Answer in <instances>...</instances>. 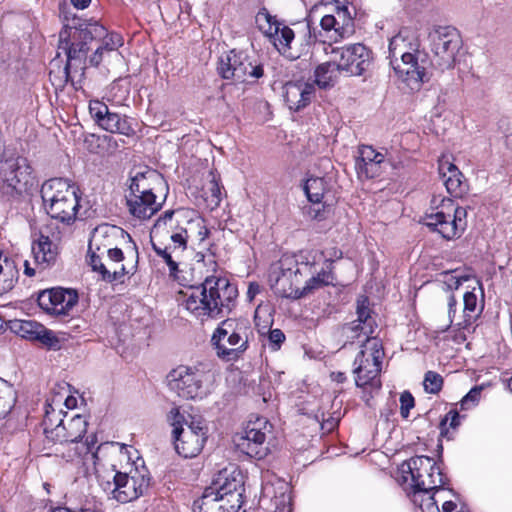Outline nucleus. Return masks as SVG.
Instances as JSON below:
<instances>
[{
  "label": "nucleus",
  "instance_id": "nucleus-1",
  "mask_svg": "<svg viewBox=\"0 0 512 512\" xmlns=\"http://www.w3.org/2000/svg\"><path fill=\"white\" fill-rule=\"evenodd\" d=\"M109 458L113 475L112 496L120 503L138 499L149 487V471L132 446L107 443L101 447Z\"/></svg>",
  "mask_w": 512,
  "mask_h": 512
},
{
  "label": "nucleus",
  "instance_id": "nucleus-2",
  "mask_svg": "<svg viewBox=\"0 0 512 512\" xmlns=\"http://www.w3.org/2000/svg\"><path fill=\"white\" fill-rule=\"evenodd\" d=\"M390 64L397 78L411 90H419L429 80V55L420 48L417 34L402 29L389 41Z\"/></svg>",
  "mask_w": 512,
  "mask_h": 512
},
{
  "label": "nucleus",
  "instance_id": "nucleus-3",
  "mask_svg": "<svg viewBox=\"0 0 512 512\" xmlns=\"http://www.w3.org/2000/svg\"><path fill=\"white\" fill-rule=\"evenodd\" d=\"M238 290L227 278L209 276L199 287L185 294L183 305L201 321L216 319L230 313L235 306Z\"/></svg>",
  "mask_w": 512,
  "mask_h": 512
},
{
  "label": "nucleus",
  "instance_id": "nucleus-4",
  "mask_svg": "<svg viewBox=\"0 0 512 512\" xmlns=\"http://www.w3.org/2000/svg\"><path fill=\"white\" fill-rule=\"evenodd\" d=\"M401 480L407 484L415 504L424 510L422 496L438 491L446 484L441 464L428 456H414L399 466Z\"/></svg>",
  "mask_w": 512,
  "mask_h": 512
},
{
  "label": "nucleus",
  "instance_id": "nucleus-5",
  "mask_svg": "<svg viewBox=\"0 0 512 512\" xmlns=\"http://www.w3.org/2000/svg\"><path fill=\"white\" fill-rule=\"evenodd\" d=\"M253 336V328L247 319L227 318L214 330L211 344L218 358L236 361L247 351Z\"/></svg>",
  "mask_w": 512,
  "mask_h": 512
},
{
  "label": "nucleus",
  "instance_id": "nucleus-6",
  "mask_svg": "<svg viewBox=\"0 0 512 512\" xmlns=\"http://www.w3.org/2000/svg\"><path fill=\"white\" fill-rule=\"evenodd\" d=\"M310 269L309 257L303 251L297 256L284 255L270 268V287L277 296L301 299L303 278L308 275Z\"/></svg>",
  "mask_w": 512,
  "mask_h": 512
},
{
  "label": "nucleus",
  "instance_id": "nucleus-7",
  "mask_svg": "<svg viewBox=\"0 0 512 512\" xmlns=\"http://www.w3.org/2000/svg\"><path fill=\"white\" fill-rule=\"evenodd\" d=\"M463 294V308L460 313H457V300L453 294L448 296L447 299V313L448 318L445 323L439 327L441 331H446L451 326H454L459 331H462L461 339L465 340V332L471 333L477 326V321L480 318L484 309V291L482 284L479 280H470V285L465 286Z\"/></svg>",
  "mask_w": 512,
  "mask_h": 512
},
{
  "label": "nucleus",
  "instance_id": "nucleus-8",
  "mask_svg": "<svg viewBox=\"0 0 512 512\" xmlns=\"http://www.w3.org/2000/svg\"><path fill=\"white\" fill-rule=\"evenodd\" d=\"M77 190L67 179L52 178L45 181L41 187V198L48 215L62 223L72 224L79 208Z\"/></svg>",
  "mask_w": 512,
  "mask_h": 512
},
{
  "label": "nucleus",
  "instance_id": "nucleus-9",
  "mask_svg": "<svg viewBox=\"0 0 512 512\" xmlns=\"http://www.w3.org/2000/svg\"><path fill=\"white\" fill-rule=\"evenodd\" d=\"M167 420L173 427L174 445L177 453L184 458L196 457L207 440V428L200 418L185 417L178 407L167 414Z\"/></svg>",
  "mask_w": 512,
  "mask_h": 512
},
{
  "label": "nucleus",
  "instance_id": "nucleus-10",
  "mask_svg": "<svg viewBox=\"0 0 512 512\" xmlns=\"http://www.w3.org/2000/svg\"><path fill=\"white\" fill-rule=\"evenodd\" d=\"M106 28L94 19L84 20L78 26H65L59 33L58 50L67 57L63 73L66 81L72 61L81 60L88 51L87 43L102 39L106 35Z\"/></svg>",
  "mask_w": 512,
  "mask_h": 512
},
{
  "label": "nucleus",
  "instance_id": "nucleus-11",
  "mask_svg": "<svg viewBox=\"0 0 512 512\" xmlns=\"http://www.w3.org/2000/svg\"><path fill=\"white\" fill-rule=\"evenodd\" d=\"M384 350L380 339L366 337L361 349L355 357V383L361 388L378 390L381 387L379 374L381 371Z\"/></svg>",
  "mask_w": 512,
  "mask_h": 512
},
{
  "label": "nucleus",
  "instance_id": "nucleus-12",
  "mask_svg": "<svg viewBox=\"0 0 512 512\" xmlns=\"http://www.w3.org/2000/svg\"><path fill=\"white\" fill-rule=\"evenodd\" d=\"M466 209L457 206L450 198H443L424 218V224L438 232L443 238L451 240L463 233L466 228Z\"/></svg>",
  "mask_w": 512,
  "mask_h": 512
},
{
  "label": "nucleus",
  "instance_id": "nucleus-13",
  "mask_svg": "<svg viewBox=\"0 0 512 512\" xmlns=\"http://www.w3.org/2000/svg\"><path fill=\"white\" fill-rule=\"evenodd\" d=\"M42 424L46 439L51 442L82 441L88 426L84 416L80 414L69 416L66 412L55 411L50 404H47Z\"/></svg>",
  "mask_w": 512,
  "mask_h": 512
},
{
  "label": "nucleus",
  "instance_id": "nucleus-14",
  "mask_svg": "<svg viewBox=\"0 0 512 512\" xmlns=\"http://www.w3.org/2000/svg\"><path fill=\"white\" fill-rule=\"evenodd\" d=\"M107 264L103 263L99 254L90 256L89 264L93 271L99 272L102 279L108 282L120 280L124 275H133L137 270L138 250L136 245L129 246L124 252L112 247L105 251Z\"/></svg>",
  "mask_w": 512,
  "mask_h": 512
},
{
  "label": "nucleus",
  "instance_id": "nucleus-15",
  "mask_svg": "<svg viewBox=\"0 0 512 512\" xmlns=\"http://www.w3.org/2000/svg\"><path fill=\"white\" fill-rule=\"evenodd\" d=\"M0 161V194L13 197L34 184L32 167L27 158L11 154Z\"/></svg>",
  "mask_w": 512,
  "mask_h": 512
},
{
  "label": "nucleus",
  "instance_id": "nucleus-16",
  "mask_svg": "<svg viewBox=\"0 0 512 512\" xmlns=\"http://www.w3.org/2000/svg\"><path fill=\"white\" fill-rule=\"evenodd\" d=\"M211 373L206 366H178L167 376L168 385L183 399L202 398L206 393L205 384L211 380Z\"/></svg>",
  "mask_w": 512,
  "mask_h": 512
},
{
  "label": "nucleus",
  "instance_id": "nucleus-17",
  "mask_svg": "<svg viewBox=\"0 0 512 512\" xmlns=\"http://www.w3.org/2000/svg\"><path fill=\"white\" fill-rule=\"evenodd\" d=\"M323 49L326 54L333 55L338 68L349 76L363 75L372 65V52L361 43L337 48L323 44Z\"/></svg>",
  "mask_w": 512,
  "mask_h": 512
},
{
  "label": "nucleus",
  "instance_id": "nucleus-18",
  "mask_svg": "<svg viewBox=\"0 0 512 512\" xmlns=\"http://www.w3.org/2000/svg\"><path fill=\"white\" fill-rule=\"evenodd\" d=\"M54 443L57 444L54 451L55 455L67 463L75 466L86 465L89 462H92L96 467L103 465L101 455L105 456V452H100V449L107 443L99 445L94 451L97 443L95 435L88 436L85 442L57 441Z\"/></svg>",
  "mask_w": 512,
  "mask_h": 512
},
{
  "label": "nucleus",
  "instance_id": "nucleus-19",
  "mask_svg": "<svg viewBox=\"0 0 512 512\" xmlns=\"http://www.w3.org/2000/svg\"><path fill=\"white\" fill-rule=\"evenodd\" d=\"M207 489L212 490L222 502H227L230 511H238L242 507L244 502L243 476L236 468L231 471L227 468L219 471Z\"/></svg>",
  "mask_w": 512,
  "mask_h": 512
},
{
  "label": "nucleus",
  "instance_id": "nucleus-20",
  "mask_svg": "<svg viewBox=\"0 0 512 512\" xmlns=\"http://www.w3.org/2000/svg\"><path fill=\"white\" fill-rule=\"evenodd\" d=\"M268 434H271V425L265 419H257L255 423L248 425L245 434L235 439V442L244 454L262 459L269 453L266 443Z\"/></svg>",
  "mask_w": 512,
  "mask_h": 512
},
{
  "label": "nucleus",
  "instance_id": "nucleus-21",
  "mask_svg": "<svg viewBox=\"0 0 512 512\" xmlns=\"http://www.w3.org/2000/svg\"><path fill=\"white\" fill-rule=\"evenodd\" d=\"M460 46L461 40L454 28L440 27L432 36V49L437 58V64L442 69L454 66Z\"/></svg>",
  "mask_w": 512,
  "mask_h": 512
},
{
  "label": "nucleus",
  "instance_id": "nucleus-22",
  "mask_svg": "<svg viewBox=\"0 0 512 512\" xmlns=\"http://www.w3.org/2000/svg\"><path fill=\"white\" fill-rule=\"evenodd\" d=\"M37 302L39 307L54 317L68 316L78 302V295L74 290L64 288H51L39 293Z\"/></svg>",
  "mask_w": 512,
  "mask_h": 512
},
{
  "label": "nucleus",
  "instance_id": "nucleus-23",
  "mask_svg": "<svg viewBox=\"0 0 512 512\" xmlns=\"http://www.w3.org/2000/svg\"><path fill=\"white\" fill-rule=\"evenodd\" d=\"M89 113L95 123L107 132L126 136L134 132L126 116L111 112L102 101L91 100L89 102Z\"/></svg>",
  "mask_w": 512,
  "mask_h": 512
},
{
  "label": "nucleus",
  "instance_id": "nucleus-24",
  "mask_svg": "<svg viewBox=\"0 0 512 512\" xmlns=\"http://www.w3.org/2000/svg\"><path fill=\"white\" fill-rule=\"evenodd\" d=\"M303 253L309 257V266L311 269L309 270L308 275L303 278V283L301 285V298L310 296L316 291L332 285L334 282V276L329 269V265L318 268V263L323 257L321 252L303 251Z\"/></svg>",
  "mask_w": 512,
  "mask_h": 512
},
{
  "label": "nucleus",
  "instance_id": "nucleus-25",
  "mask_svg": "<svg viewBox=\"0 0 512 512\" xmlns=\"http://www.w3.org/2000/svg\"><path fill=\"white\" fill-rule=\"evenodd\" d=\"M256 23L259 29L270 38L275 48L280 53H286L294 39L293 30L279 23L266 9H262L257 13Z\"/></svg>",
  "mask_w": 512,
  "mask_h": 512
},
{
  "label": "nucleus",
  "instance_id": "nucleus-26",
  "mask_svg": "<svg viewBox=\"0 0 512 512\" xmlns=\"http://www.w3.org/2000/svg\"><path fill=\"white\" fill-rule=\"evenodd\" d=\"M260 502L269 504L272 512H291V496L289 484L279 478L264 480Z\"/></svg>",
  "mask_w": 512,
  "mask_h": 512
},
{
  "label": "nucleus",
  "instance_id": "nucleus-27",
  "mask_svg": "<svg viewBox=\"0 0 512 512\" xmlns=\"http://www.w3.org/2000/svg\"><path fill=\"white\" fill-rule=\"evenodd\" d=\"M321 28L326 32H333L330 38L340 41L350 37L354 33V19L347 6H336L333 14L322 17Z\"/></svg>",
  "mask_w": 512,
  "mask_h": 512
},
{
  "label": "nucleus",
  "instance_id": "nucleus-28",
  "mask_svg": "<svg viewBox=\"0 0 512 512\" xmlns=\"http://www.w3.org/2000/svg\"><path fill=\"white\" fill-rule=\"evenodd\" d=\"M163 182L162 176L153 169H134L130 173L128 194L156 196L155 191Z\"/></svg>",
  "mask_w": 512,
  "mask_h": 512
},
{
  "label": "nucleus",
  "instance_id": "nucleus-29",
  "mask_svg": "<svg viewBox=\"0 0 512 512\" xmlns=\"http://www.w3.org/2000/svg\"><path fill=\"white\" fill-rule=\"evenodd\" d=\"M175 212L173 210H167L162 216H160L151 229V236L158 237L161 233L169 227L170 239L173 243V252L184 250L186 248L187 240L190 237L189 227H177L173 223V216Z\"/></svg>",
  "mask_w": 512,
  "mask_h": 512
},
{
  "label": "nucleus",
  "instance_id": "nucleus-30",
  "mask_svg": "<svg viewBox=\"0 0 512 512\" xmlns=\"http://www.w3.org/2000/svg\"><path fill=\"white\" fill-rule=\"evenodd\" d=\"M124 231L114 225L102 224L97 226L90 237L88 254L103 255L105 251L112 248L119 237H123Z\"/></svg>",
  "mask_w": 512,
  "mask_h": 512
},
{
  "label": "nucleus",
  "instance_id": "nucleus-31",
  "mask_svg": "<svg viewBox=\"0 0 512 512\" xmlns=\"http://www.w3.org/2000/svg\"><path fill=\"white\" fill-rule=\"evenodd\" d=\"M315 94L313 84L303 81L288 82L284 86V99L288 108L299 111L306 107Z\"/></svg>",
  "mask_w": 512,
  "mask_h": 512
},
{
  "label": "nucleus",
  "instance_id": "nucleus-32",
  "mask_svg": "<svg viewBox=\"0 0 512 512\" xmlns=\"http://www.w3.org/2000/svg\"><path fill=\"white\" fill-rule=\"evenodd\" d=\"M126 201L130 214L143 220L151 218L163 204V201L157 200V196L138 194H127Z\"/></svg>",
  "mask_w": 512,
  "mask_h": 512
},
{
  "label": "nucleus",
  "instance_id": "nucleus-33",
  "mask_svg": "<svg viewBox=\"0 0 512 512\" xmlns=\"http://www.w3.org/2000/svg\"><path fill=\"white\" fill-rule=\"evenodd\" d=\"M232 64L238 65L235 72H230L226 68L225 79H233L237 82H246L249 78L258 79L263 76L264 70L261 64L253 63L246 54L241 53L240 56H234Z\"/></svg>",
  "mask_w": 512,
  "mask_h": 512
},
{
  "label": "nucleus",
  "instance_id": "nucleus-34",
  "mask_svg": "<svg viewBox=\"0 0 512 512\" xmlns=\"http://www.w3.org/2000/svg\"><path fill=\"white\" fill-rule=\"evenodd\" d=\"M31 253L36 266L46 269L56 263L59 251L58 246L48 236L41 235L32 243Z\"/></svg>",
  "mask_w": 512,
  "mask_h": 512
},
{
  "label": "nucleus",
  "instance_id": "nucleus-35",
  "mask_svg": "<svg viewBox=\"0 0 512 512\" xmlns=\"http://www.w3.org/2000/svg\"><path fill=\"white\" fill-rule=\"evenodd\" d=\"M439 173L442 176L447 191L452 196L459 197L464 193L463 174L456 165L449 161H441L439 164Z\"/></svg>",
  "mask_w": 512,
  "mask_h": 512
},
{
  "label": "nucleus",
  "instance_id": "nucleus-36",
  "mask_svg": "<svg viewBox=\"0 0 512 512\" xmlns=\"http://www.w3.org/2000/svg\"><path fill=\"white\" fill-rule=\"evenodd\" d=\"M19 277L14 259L0 251V295L13 289Z\"/></svg>",
  "mask_w": 512,
  "mask_h": 512
},
{
  "label": "nucleus",
  "instance_id": "nucleus-37",
  "mask_svg": "<svg viewBox=\"0 0 512 512\" xmlns=\"http://www.w3.org/2000/svg\"><path fill=\"white\" fill-rule=\"evenodd\" d=\"M373 325L374 320L370 316L367 299L359 300L357 305V320L353 321L348 327L351 332L357 333L355 336H351V338H359L361 333L365 337H370L369 335L374 332Z\"/></svg>",
  "mask_w": 512,
  "mask_h": 512
},
{
  "label": "nucleus",
  "instance_id": "nucleus-38",
  "mask_svg": "<svg viewBox=\"0 0 512 512\" xmlns=\"http://www.w3.org/2000/svg\"><path fill=\"white\" fill-rule=\"evenodd\" d=\"M209 180L203 186V198L206 203L207 208L210 210H214L219 207L222 201V189L221 179L218 173L211 170L209 172Z\"/></svg>",
  "mask_w": 512,
  "mask_h": 512
},
{
  "label": "nucleus",
  "instance_id": "nucleus-39",
  "mask_svg": "<svg viewBox=\"0 0 512 512\" xmlns=\"http://www.w3.org/2000/svg\"><path fill=\"white\" fill-rule=\"evenodd\" d=\"M193 512H237L230 511L227 502H222L212 490L207 488L204 490L203 495L193 503Z\"/></svg>",
  "mask_w": 512,
  "mask_h": 512
},
{
  "label": "nucleus",
  "instance_id": "nucleus-40",
  "mask_svg": "<svg viewBox=\"0 0 512 512\" xmlns=\"http://www.w3.org/2000/svg\"><path fill=\"white\" fill-rule=\"evenodd\" d=\"M338 72L341 70L338 68V63L333 59V55H330V59L315 69V83L322 89L331 87L334 85Z\"/></svg>",
  "mask_w": 512,
  "mask_h": 512
},
{
  "label": "nucleus",
  "instance_id": "nucleus-41",
  "mask_svg": "<svg viewBox=\"0 0 512 512\" xmlns=\"http://www.w3.org/2000/svg\"><path fill=\"white\" fill-rule=\"evenodd\" d=\"M303 189L310 202L319 204L323 201L329 187L324 177H309L305 181Z\"/></svg>",
  "mask_w": 512,
  "mask_h": 512
},
{
  "label": "nucleus",
  "instance_id": "nucleus-42",
  "mask_svg": "<svg viewBox=\"0 0 512 512\" xmlns=\"http://www.w3.org/2000/svg\"><path fill=\"white\" fill-rule=\"evenodd\" d=\"M17 401L13 385L0 378V419L10 414Z\"/></svg>",
  "mask_w": 512,
  "mask_h": 512
},
{
  "label": "nucleus",
  "instance_id": "nucleus-43",
  "mask_svg": "<svg viewBox=\"0 0 512 512\" xmlns=\"http://www.w3.org/2000/svg\"><path fill=\"white\" fill-rule=\"evenodd\" d=\"M442 283L448 290H458L463 285L469 286L470 280H476L458 271H447L442 274Z\"/></svg>",
  "mask_w": 512,
  "mask_h": 512
},
{
  "label": "nucleus",
  "instance_id": "nucleus-44",
  "mask_svg": "<svg viewBox=\"0 0 512 512\" xmlns=\"http://www.w3.org/2000/svg\"><path fill=\"white\" fill-rule=\"evenodd\" d=\"M385 156L374 150L372 146L363 145L359 148V156L355 162V168L358 169V166H367L370 163H374V161H384Z\"/></svg>",
  "mask_w": 512,
  "mask_h": 512
},
{
  "label": "nucleus",
  "instance_id": "nucleus-45",
  "mask_svg": "<svg viewBox=\"0 0 512 512\" xmlns=\"http://www.w3.org/2000/svg\"><path fill=\"white\" fill-rule=\"evenodd\" d=\"M64 340V336L61 337L54 331L47 329L42 325L37 341L42 343L48 349L59 350L62 348Z\"/></svg>",
  "mask_w": 512,
  "mask_h": 512
},
{
  "label": "nucleus",
  "instance_id": "nucleus-46",
  "mask_svg": "<svg viewBox=\"0 0 512 512\" xmlns=\"http://www.w3.org/2000/svg\"><path fill=\"white\" fill-rule=\"evenodd\" d=\"M41 328L42 324L31 320H23L16 325L17 333L22 338L32 341L38 340Z\"/></svg>",
  "mask_w": 512,
  "mask_h": 512
},
{
  "label": "nucleus",
  "instance_id": "nucleus-47",
  "mask_svg": "<svg viewBox=\"0 0 512 512\" xmlns=\"http://www.w3.org/2000/svg\"><path fill=\"white\" fill-rule=\"evenodd\" d=\"M387 165H390V163L385 159L384 161H374V163L367 166H358V169H356L357 175L360 179L376 178L383 173Z\"/></svg>",
  "mask_w": 512,
  "mask_h": 512
},
{
  "label": "nucleus",
  "instance_id": "nucleus-48",
  "mask_svg": "<svg viewBox=\"0 0 512 512\" xmlns=\"http://www.w3.org/2000/svg\"><path fill=\"white\" fill-rule=\"evenodd\" d=\"M254 320L259 332L264 334V330L269 328L273 322L269 305L259 304L255 310Z\"/></svg>",
  "mask_w": 512,
  "mask_h": 512
},
{
  "label": "nucleus",
  "instance_id": "nucleus-49",
  "mask_svg": "<svg viewBox=\"0 0 512 512\" xmlns=\"http://www.w3.org/2000/svg\"><path fill=\"white\" fill-rule=\"evenodd\" d=\"M424 390L430 394H437L443 386V378L434 371H428L423 381Z\"/></svg>",
  "mask_w": 512,
  "mask_h": 512
},
{
  "label": "nucleus",
  "instance_id": "nucleus-50",
  "mask_svg": "<svg viewBox=\"0 0 512 512\" xmlns=\"http://www.w3.org/2000/svg\"><path fill=\"white\" fill-rule=\"evenodd\" d=\"M102 44L99 46L104 52H111L123 45L122 37L117 33H108L106 30V35L100 39Z\"/></svg>",
  "mask_w": 512,
  "mask_h": 512
},
{
  "label": "nucleus",
  "instance_id": "nucleus-51",
  "mask_svg": "<svg viewBox=\"0 0 512 512\" xmlns=\"http://www.w3.org/2000/svg\"><path fill=\"white\" fill-rule=\"evenodd\" d=\"M481 391H482V388L481 387H473L460 401L459 405H460V409L461 410H468L472 407H475L479 400H480V396H481Z\"/></svg>",
  "mask_w": 512,
  "mask_h": 512
},
{
  "label": "nucleus",
  "instance_id": "nucleus-52",
  "mask_svg": "<svg viewBox=\"0 0 512 512\" xmlns=\"http://www.w3.org/2000/svg\"><path fill=\"white\" fill-rule=\"evenodd\" d=\"M241 53H237L234 50L230 51L229 53L222 55L219 60L218 65V72L219 74L225 79L226 75V68H229L230 72H235V69L237 68V64H232V60L234 56H240Z\"/></svg>",
  "mask_w": 512,
  "mask_h": 512
},
{
  "label": "nucleus",
  "instance_id": "nucleus-53",
  "mask_svg": "<svg viewBox=\"0 0 512 512\" xmlns=\"http://www.w3.org/2000/svg\"><path fill=\"white\" fill-rule=\"evenodd\" d=\"M414 407V397L408 391L400 395V414L403 418L409 416L410 410Z\"/></svg>",
  "mask_w": 512,
  "mask_h": 512
},
{
  "label": "nucleus",
  "instance_id": "nucleus-54",
  "mask_svg": "<svg viewBox=\"0 0 512 512\" xmlns=\"http://www.w3.org/2000/svg\"><path fill=\"white\" fill-rule=\"evenodd\" d=\"M284 341H285V335L280 329L269 330L268 342H269V347L273 351H277L278 349H280V347Z\"/></svg>",
  "mask_w": 512,
  "mask_h": 512
},
{
  "label": "nucleus",
  "instance_id": "nucleus-55",
  "mask_svg": "<svg viewBox=\"0 0 512 512\" xmlns=\"http://www.w3.org/2000/svg\"><path fill=\"white\" fill-rule=\"evenodd\" d=\"M427 509L430 510V508H436L438 512H454L456 510L457 505L453 501H445L442 505V510L440 511L437 502L434 498V495H427L426 504Z\"/></svg>",
  "mask_w": 512,
  "mask_h": 512
},
{
  "label": "nucleus",
  "instance_id": "nucleus-56",
  "mask_svg": "<svg viewBox=\"0 0 512 512\" xmlns=\"http://www.w3.org/2000/svg\"><path fill=\"white\" fill-rule=\"evenodd\" d=\"M187 225L189 227V233L193 230V228L198 229V240L204 241L206 237L208 236V230L203 224V220L200 218H197L195 220H190L187 222Z\"/></svg>",
  "mask_w": 512,
  "mask_h": 512
},
{
  "label": "nucleus",
  "instance_id": "nucleus-57",
  "mask_svg": "<svg viewBox=\"0 0 512 512\" xmlns=\"http://www.w3.org/2000/svg\"><path fill=\"white\" fill-rule=\"evenodd\" d=\"M172 253H174V252L173 251L170 252L169 250H167V252H165V254H163L162 258L167 263V265L169 267L170 274L172 276L176 277L177 273L179 271L178 263L173 259Z\"/></svg>",
  "mask_w": 512,
  "mask_h": 512
},
{
  "label": "nucleus",
  "instance_id": "nucleus-58",
  "mask_svg": "<svg viewBox=\"0 0 512 512\" xmlns=\"http://www.w3.org/2000/svg\"><path fill=\"white\" fill-rule=\"evenodd\" d=\"M449 421V425L452 428H456L460 424V415L456 410H450L445 418L442 420L441 425H445Z\"/></svg>",
  "mask_w": 512,
  "mask_h": 512
},
{
  "label": "nucleus",
  "instance_id": "nucleus-59",
  "mask_svg": "<svg viewBox=\"0 0 512 512\" xmlns=\"http://www.w3.org/2000/svg\"><path fill=\"white\" fill-rule=\"evenodd\" d=\"M260 291V285L256 282H251L247 290V298L249 299V301H252L256 297V295L260 293Z\"/></svg>",
  "mask_w": 512,
  "mask_h": 512
},
{
  "label": "nucleus",
  "instance_id": "nucleus-60",
  "mask_svg": "<svg viewBox=\"0 0 512 512\" xmlns=\"http://www.w3.org/2000/svg\"><path fill=\"white\" fill-rule=\"evenodd\" d=\"M104 53L105 52L100 47H98L89 59L90 64L93 66H98L102 61Z\"/></svg>",
  "mask_w": 512,
  "mask_h": 512
},
{
  "label": "nucleus",
  "instance_id": "nucleus-61",
  "mask_svg": "<svg viewBox=\"0 0 512 512\" xmlns=\"http://www.w3.org/2000/svg\"><path fill=\"white\" fill-rule=\"evenodd\" d=\"M71 3L77 8V9H85L89 6L91 0H70Z\"/></svg>",
  "mask_w": 512,
  "mask_h": 512
},
{
  "label": "nucleus",
  "instance_id": "nucleus-62",
  "mask_svg": "<svg viewBox=\"0 0 512 512\" xmlns=\"http://www.w3.org/2000/svg\"><path fill=\"white\" fill-rule=\"evenodd\" d=\"M24 273L25 275L29 276V277H32L35 275V269H33L30 264H29V261L28 260H25L24 261Z\"/></svg>",
  "mask_w": 512,
  "mask_h": 512
},
{
  "label": "nucleus",
  "instance_id": "nucleus-63",
  "mask_svg": "<svg viewBox=\"0 0 512 512\" xmlns=\"http://www.w3.org/2000/svg\"><path fill=\"white\" fill-rule=\"evenodd\" d=\"M152 246H153V249L156 252V254L160 257H162L163 254H165V252H167V250L171 249V247H165V248L158 247L155 243H152Z\"/></svg>",
  "mask_w": 512,
  "mask_h": 512
},
{
  "label": "nucleus",
  "instance_id": "nucleus-64",
  "mask_svg": "<svg viewBox=\"0 0 512 512\" xmlns=\"http://www.w3.org/2000/svg\"><path fill=\"white\" fill-rule=\"evenodd\" d=\"M78 512H102L101 510L90 508V507H82Z\"/></svg>",
  "mask_w": 512,
  "mask_h": 512
}]
</instances>
